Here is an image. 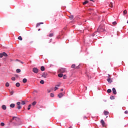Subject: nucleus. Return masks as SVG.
Instances as JSON below:
<instances>
[{"instance_id":"f8f14e48","label":"nucleus","mask_w":128,"mask_h":128,"mask_svg":"<svg viewBox=\"0 0 128 128\" xmlns=\"http://www.w3.org/2000/svg\"><path fill=\"white\" fill-rule=\"evenodd\" d=\"M109 6H110V8H114V3L110 2L109 4Z\"/></svg>"},{"instance_id":"ddd939ff","label":"nucleus","mask_w":128,"mask_h":128,"mask_svg":"<svg viewBox=\"0 0 128 128\" xmlns=\"http://www.w3.org/2000/svg\"><path fill=\"white\" fill-rule=\"evenodd\" d=\"M101 124L103 126H104L105 123H104V120H101Z\"/></svg>"},{"instance_id":"f704fd0d","label":"nucleus","mask_w":128,"mask_h":128,"mask_svg":"<svg viewBox=\"0 0 128 128\" xmlns=\"http://www.w3.org/2000/svg\"><path fill=\"white\" fill-rule=\"evenodd\" d=\"M127 12H126V10H124V14H127Z\"/></svg>"},{"instance_id":"f257e3e1","label":"nucleus","mask_w":128,"mask_h":128,"mask_svg":"<svg viewBox=\"0 0 128 128\" xmlns=\"http://www.w3.org/2000/svg\"><path fill=\"white\" fill-rule=\"evenodd\" d=\"M104 24L100 25V27L98 28V32H104Z\"/></svg>"},{"instance_id":"de8ad7c7","label":"nucleus","mask_w":128,"mask_h":128,"mask_svg":"<svg viewBox=\"0 0 128 128\" xmlns=\"http://www.w3.org/2000/svg\"><path fill=\"white\" fill-rule=\"evenodd\" d=\"M15 120H18V119H16V118H14V119Z\"/></svg>"},{"instance_id":"603ef678","label":"nucleus","mask_w":128,"mask_h":128,"mask_svg":"<svg viewBox=\"0 0 128 128\" xmlns=\"http://www.w3.org/2000/svg\"><path fill=\"white\" fill-rule=\"evenodd\" d=\"M48 92H50V90L48 91Z\"/></svg>"},{"instance_id":"bf43d9fd","label":"nucleus","mask_w":128,"mask_h":128,"mask_svg":"<svg viewBox=\"0 0 128 128\" xmlns=\"http://www.w3.org/2000/svg\"><path fill=\"white\" fill-rule=\"evenodd\" d=\"M127 24H128V21H127Z\"/></svg>"},{"instance_id":"a211bd4d","label":"nucleus","mask_w":128,"mask_h":128,"mask_svg":"<svg viewBox=\"0 0 128 128\" xmlns=\"http://www.w3.org/2000/svg\"><path fill=\"white\" fill-rule=\"evenodd\" d=\"M15 106H16V105L14 104H12L10 105V108H14Z\"/></svg>"},{"instance_id":"6e6d98bb","label":"nucleus","mask_w":128,"mask_h":128,"mask_svg":"<svg viewBox=\"0 0 128 128\" xmlns=\"http://www.w3.org/2000/svg\"><path fill=\"white\" fill-rule=\"evenodd\" d=\"M91 2H94V0H90Z\"/></svg>"},{"instance_id":"864d4df0","label":"nucleus","mask_w":128,"mask_h":128,"mask_svg":"<svg viewBox=\"0 0 128 128\" xmlns=\"http://www.w3.org/2000/svg\"><path fill=\"white\" fill-rule=\"evenodd\" d=\"M72 126H70V127H69L68 128H72Z\"/></svg>"},{"instance_id":"6e6552de","label":"nucleus","mask_w":128,"mask_h":128,"mask_svg":"<svg viewBox=\"0 0 128 128\" xmlns=\"http://www.w3.org/2000/svg\"><path fill=\"white\" fill-rule=\"evenodd\" d=\"M112 92L114 94H116V88H112Z\"/></svg>"},{"instance_id":"473e14b6","label":"nucleus","mask_w":128,"mask_h":128,"mask_svg":"<svg viewBox=\"0 0 128 128\" xmlns=\"http://www.w3.org/2000/svg\"><path fill=\"white\" fill-rule=\"evenodd\" d=\"M0 126H4V122H1V123H0Z\"/></svg>"},{"instance_id":"9d476101","label":"nucleus","mask_w":128,"mask_h":128,"mask_svg":"<svg viewBox=\"0 0 128 128\" xmlns=\"http://www.w3.org/2000/svg\"><path fill=\"white\" fill-rule=\"evenodd\" d=\"M2 108L4 110H6V105H2Z\"/></svg>"},{"instance_id":"79ce46f5","label":"nucleus","mask_w":128,"mask_h":128,"mask_svg":"<svg viewBox=\"0 0 128 128\" xmlns=\"http://www.w3.org/2000/svg\"><path fill=\"white\" fill-rule=\"evenodd\" d=\"M124 114H128V110H126V111L124 112Z\"/></svg>"},{"instance_id":"4468645a","label":"nucleus","mask_w":128,"mask_h":128,"mask_svg":"<svg viewBox=\"0 0 128 128\" xmlns=\"http://www.w3.org/2000/svg\"><path fill=\"white\" fill-rule=\"evenodd\" d=\"M40 70H42V72L44 71V66H42L40 68Z\"/></svg>"},{"instance_id":"c03bdc74","label":"nucleus","mask_w":128,"mask_h":128,"mask_svg":"<svg viewBox=\"0 0 128 128\" xmlns=\"http://www.w3.org/2000/svg\"><path fill=\"white\" fill-rule=\"evenodd\" d=\"M84 120H86V116H84Z\"/></svg>"},{"instance_id":"c9c22d12","label":"nucleus","mask_w":128,"mask_h":128,"mask_svg":"<svg viewBox=\"0 0 128 128\" xmlns=\"http://www.w3.org/2000/svg\"><path fill=\"white\" fill-rule=\"evenodd\" d=\"M116 24H117V23H116V21L112 22V24H114V26H116Z\"/></svg>"},{"instance_id":"7ed1b4c3","label":"nucleus","mask_w":128,"mask_h":128,"mask_svg":"<svg viewBox=\"0 0 128 128\" xmlns=\"http://www.w3.org/2000/svg\"><path fill=\"white\" fill-rule=\"evenodd\" d=\"M2 56H8V54L5 52L0 54V58H2Z\"/></svg>"},{"instance_id":"a19ab883","label":"nucleus","mask_w":128,"mask_h":128,"mask_svg":"<svg viewBox=\"0 0 128 128\" xmlns=\"http://www.w3.org/2000/svg\"><path fill=\"white\" fill-rule=\"evenodd\" d=\"M16 104L18 106H20V102H17Z\"/></svg>"},{"instance_id":"37998d69","label":"nucleus","mask_w":128,"mask_h":128,"mask_svg":"<svg viewBox=\"0 0 128 128\" xmlns=\"http://www.w3.org/2000/svg\"><path fill=\"white\" fill-rule=\"evenodd\" d=\"M58 88L56 86L54 90H58Z\"/></svg>"},{"instance_id":"39448f33","label":"nucleus","mask_w":128,"mask_h":128,"mask_svg":"<svg viewBox=\"0 0 128 128\" xmlns=\"http://www.w3.org/2000/svg\"><path fill=\"white\" fill-rule=\"evenodd\" d=\"M42 78H46L48 76V73L44 72L42 74Z\"/></svg>"},{"instance_id":"4c0bfd02","label":"nucleus","mask_w":128,"mask_h":128,"mask_svg":"<svg viewBox=\"0 0 128 128\" xmlns=\"http://www.w3.org/2000/svg\"><path fill=\"white\" fill-rule=\"evenodd\" d=\"M63 78H64V80H66V75H64Z\"/></svg>"},{"instance_id":"3c124183","label":"nucleus","mask_w":128,"mask_h":128,"mask_svg":"<svg viewBox=\"0 0 128 128\" xmlns=\"http://www.w3.org/2000/svg\"><path fill=\"white\" fill-rule=\"evenodd\" d=\"M38 30V32H40V28H39V29Z\"/></svg>"},{"instance_id":"052dcab7","label":"nucleus","mask_w":128,"mask_h":128,"mask_svg":"<svg viewBox=\"0 0 128 128\" xmlns=\"http://www.w3.org/2000/svg\"><path fill=\"white\" fill-rule=\"evenodd\" d=\"M108 76H110V74H108Z\"/></svg>"},{"instance_id":"a878e982","label":"nucleus","mask_w":128,"mask_h":128,"mask_svg":"<svg viewBox=\"0 0 128 128\" xmlns=\"http://www.w3.org/2000/svg\"><path fill=\"white\" fill-rule=\"evenodd\" d=\"M40 84H44V80H41L40 81Z\"/></svg>"},{"instance_id":"5fc2aeb1","label":"nucleus","mask_w":128,"mask_h":128,"mask_svg":"<svg viewBox=\"0 0 128 128\" xmlns=\"http://www.w3.org/2000/svg\"><path fill=\"white\" fill-rule=\"evenodd\" d=\"M90 10H93L92 9H90Z\"/></svg>"},{"instance_id":"49530a36","label":"nucleus","mask_w":128,"mask_h":128,"mask_svg":"<svg viewBox=\"0 0 128 128\" xmlns=\"http://www.w3.org/2000/svg\"><path fill=\"white\" fill-rule=\"evenodd\" d=\"M60 90L61 92H64V88H61Z\"/></svg>"},{"instance_id":"aec40b11","label":"nucleus","mask_w":128,"mask_h":128,"mask_svg":"<svg viewBox=\"0 0 128 128\" xmlns=\"http://www.w3.org/2000/svg\"><path fill=\"white\" fill-rule=\"evenodd\" d=\"M108 114H109L108 112L104 111V114L105 116L108 115Z\"/></svg>"},{"instance_id":"2f4dec72","label":"nucleus","mask_w":128,"mask_h":128,"mask_svg":"<svg viewBox=\"0 0 128 128\" xmlns=\"http://www.w3.org/2000/svg\"><path fill=\"white\" fill-rule=\"evenodd\" d=\"M50 96L52 98H54V93H51L50 94Z\"/></svg>"},{"instance_id":"393cba45","label":"nucleus","mask_w":128,"mask_h":128,"mask_svg":"<svg viewBox=\"0 0 128 128\" xmlns=\"http://www.w3.org/2000/svg\"><path fill=\"white\" fill-rule=\"evenodd\" d=\"M107 92H108V94H110V92H112V90L108 89L107 90Z\"/></svg>"},{"instance_id":"2eb2a0df","label":"nucleus","mask_w":128,"mask_h":128,"mask_svg":"<svg viewBox=\"0 0 128 128\" xmlns=\"http://www.w3.org/2000/svg\"><path fill=\"white\" fill-rule=\"evenodd\" d=\"M22 82L24 84H26V82H28V80H26V78H24L23 79Z\"/></svg>"},{"instance_id":"58836bf2","label":"nucleus","mask_w":128,"mask_h":128,"mask_svg":"<svg viewBox=\"0 0 128 128\" xmlns=\"http://www.w3.org/2000/svg\"><path fill=\"white\" fill-rule=\"evenodd\" d=\"M12 80H16V78L12 77Z\"/></svg>"},{"instance_id":"4be33fe9","label":"nucleus","mask_w":128,"mask_h":128,"mask_svg":"<svg viewBox=\"0 0 128 128\" xmlns=\"http://www.w3.org/2000/svg\"><path fill=\"white\" fill-rule=\"evenodd\" d=\"M72 68H76V64H73L71 66Z\"/></svg>"},{"instance_id":"423d86ee","label":"nucleus","mask_w":128,"mask_h":128,"mask_svg":"<svg viewBox=\"0 0 128 128\" xmlns=\"http://www.w3.org/2000/svg\"><path fill=\"white\" fill-rule=\"evenodd\" d=\"M64 93L61 92L58 94V96L59 98H62V96H64Z\"/></svg>"},{"instance_id":"f03ea898","label":"nucleus","mask_w":128,"mask_h":128,"mask_svg":"<svg viewBox=\"0 0 128 128\" xmlns=\"http://www.w3.org/2000/svg\"><path fill=\"white\" fill-rule=\"evenodd\" d=\"M58 72H60L61 74H64V72H68V71H66V68H60L58 70Z\"/></svg>"},{"instance_id":"0eeeda50","label":"nucleus","mask_w":128,"mask_h":128,"mask_svg":"<svg viewBox=\"0 0 128 128\" xmlns=\"http://www.w3.org/2000/svg\"><path fill=\"white\" fill-rule=\"evenodd\" d=\"M108 78L107 79V82H109V84H111V82H112V80L110 78V77H108Z\"/></svg>"},{"instance_id":"c756f323","label":"nucleus","mask_w":128,"mask_h":128,"mask_svg":"<svg viewBox=\"0 0 128 128\" xmlns=\"http://www.w3.org/2000/svg\"><path fill=\"white\" fill-rule=\"evenodd\" d=\"M30 106H32V104H29V106H28V110H30Z\"/></svg>"},{"instance_id":"1a4fd4ad","label":"nucleus","mask_w":128,"mask_h":128,"mask_svg":"<svg viewBox=\"0 0 128 128\" xmlns=\"http://www.w3.org/2000/svg\"><path fill=\"white\" fill-rule=\"evenodd\" d=\"M40 24H44V22H41L38 23L36 24V28H38V26H40Z\"/></svg>"},{"instance_id":"e433bc0d","label":"nucleus","mask_w":128,"mask_h":128,"mask_svg":"<svg viewBox=\"0 0 128 128\" xmlns=\"http://www.w3.org/2000/svg\"><path fill=\"white\" fill-rule=\"evenodd\" d=\"M110 98L111 100H114V96H112L110 97Z\"/></svg>"},{"instance_id":"a18cd8bd","label":"nucleus","mask_w":128,"mask_h":128,"mask_svg":"<svg viewBox=\"0 0 128 128\" xmlns=\"http://www.w3.org/2000/svg\"><path fill=\"white\" fill-rule=\"evenodd\" d=\"M13 126H18V124H13Z\"/></svg>"},{"instance_id":"bb28decb","label":"nucleus","mask_w":128,"mask_h":128,"mask_svg":"<svg viewBox=\"0 0 128 128\" xmlns=\"http://www.w3.org/2000/svg\"><path fill=\"white\" fill-rule=\"evenodd\" d=\"M18 40H22V38L21 37V36H19L18 37Z\"/></svg>"},{"instance_id":"8fccbe9b","label":"nucleus","mask_w":128,"mask_h":128,"mask_svg":"<svg viewBox=\"0 0 128 128\" xmlns=\"http://www.w3.org/2000/svg\"><path fill=\"white\" fill-rule=\"evenodd\" d=\"M76 68H80V67L78 66L76 67Z\"/></svg>"},{"instance_id":"412c9836","label":"nucleus","mask_w":128,"mask_h":128,"mask_svg":"<svg viewBox=\"0 0 128 128\" xmlns=\"http://www.w3.org/2000/svg\"><path fill=\"white\" fill-rule=\"evenodd\" d=\"M69 18L70 20H73L74 19V16L72 15H70V16H69Z\"/></svg>"},{"instance_id":"9b49d317","label":"nucleus","mask_w":128,"mask_h":128,"mask_svg":"<svg viewBox=\"0 0 128 128\" xmlns=\"http://www.w3.org/2000/svg\"><path fill=\"white\" fill-rule=\"evenodd\" d=\"M14 118L18 119V117H16V116H13V117H12V118L10 120V122H12V121H13L14 120Z\"/></svg>"},{"instance_id":"dca6fc26","label":"nucleus","mask_w":128,"mask_h":128,"mask_svg":"<svg viewBox=\"0 0 128 128\" xmlns=\"http://www.w3.org/2000/svg\"><path fill=\"white\" fill-rule=\"evenodd\" d=\"M58 76L59 78H62V76H64V74H58Z\"/></svg>"},{"instance_id":"ea45409f","label":"nucleus","mask_w":128,"mask_h":128,"mask_svg":"<svg viewBox=\"0 0 128 128\" xmlns=\"http://www.w3.org/2000/svg\"><path fill=\"white\" fill-rule=\"evenodd\" d=\"M10 94H11V96H12V94H14V91H11Z\"/></svg>"},{"instance_id":"13d9d810","label":"nucleus","mask_w":128,"mask_h":128,"mask_svg":"<svg viewBox=\"0 0 128 128\" xmlns=\"http://www.w3.org/2000/svg\"><path fill=\"white\" fill-rule=\"evenodd\" d=\"M104 102H106V100H104Z\"/></svg>"},{"instance_id":"72a5a7b5","label":"nucleus","mask_w":128,"mask_h":128,"mask_svg":"<svg viewBox=\"0 0 128 128\" xmlns=\"http://www.w3.org/2000/svg\"><path fill=\"white\" fill-rule=\"evenodd\" d=\"M21 104H22V105L26 104V102H24V101H22V103H21Z\"/></svg>"},{"instance_id":"6ab92c4d","label":"nucleus","mask_w":128,"mask_h":128,"mask_svg":"<svg viewBox=\"0 0 128 128\" xmlns=\"http://www.w3.org/2000/svg\"><path fill=\"white\" fill-rule=\"evenodd\" d=\"M48 36H50V38H52V36H54V34L52 33H50L48 35Z\"/></svg>"},{"instance_id":"cd10ccee","label":"nucleus","mask_w":128,"mask_h":128,"mask_svg":"<svg viewBox=\"0 0 128 128\" xmlns=\"http://www.w3.org/2000/svg\"><path fill=\"white\" fill-rule=\"evenodd\" d=\"M36 102L34 101L32 103V106H36Z\"/></svg>"},{"instance_id":"4d7b16f0","label":"nucleus","mask_w":128,"mask_h":128,"mask_svg":"<svg viewBox=\"0 0 128 128\" xmlns=\"http://www.w3.org/2000/svg\"><path fill=\"white\" fill-rule=\"evenodd\" d=\"M21 64H24V62H21Z\"/></svg>"},{"instance_id":"f3484780","label":"nucleus","mask_w":128,"mask_h":128,"mask_svg":"<svg viewBox=\"0 0 128 128\" xmlns=\"http://www.w3.org/2000/svg\"><path fill=\"white\" fill-rule=\"evenodd\" d=\"M16 86H17V88H19V86H20V82H17L16 83Z\"/></svg>"},{"instance_id":"b1692460","label":"nucleus","mask_w":128,"mask_h":128,"mask_svg":"<svg viewBox=\"0 0 128 128\" xmlns=\"http://www.w3.org/2000/svg\"><path fill=\"white\" fill-rule=\"evenodd\" d=\"M6 86L7 88H8V86H10V84L8 82H6Z\"/></svg>"},{"instance_id":"c85d7f7f","label":"nucleus","mask_w":128,"mask_h":128,"mask_svg":"<svg viewBox=\"0 0 128 128\" xmlns=\"http://www.w3.org/2000/svg\"><path fill=\"white\" fill-rule=\"evenodd\" d=\"M88 1H85L82 3V4H84H84H88Z\"/></svg>"},{"instance_id":"5701e85b","label":"nucleus","mask_w":128,"mask_h":128,"mask_svg":"<svg viewBox=\"0 0 128 128\" xmlns=\"http://www.w3.org/2000/svg\"><path fill=\"white\" fill-rule=\"evenodd\" d=\"M21 70H20V69H16V72L18 74L19 72H20Z\"/></svg>"},{"instance_id":"7c9ffc66","label":"nucleus","mask_w":128,"mask_h":128,"mask_svg":"<svg viewBox=\"0 0 128 128\" xmlns=\"http://www.w3.org/2000/svg\"><path fill=\"white\" fill-rule=\"evenodd\" d=\"M17 108H18V110H20V108H22V106H17Z\"/></svg>"},{"instance_id":"20e7f679","label":"nucleus","mask_w":128,"mask_h":128,"mask_svg":"<svg viewBox=\"0 0 128 128\" xmlns=\"http://www.w3.org/2000/svg\"><path fill=\"white\" fill-rule=\"evenodd\" d=\"M32 72H34V74H38V69L36 68H34L32 69Z\"/></svg>"},{"instance_id":"09e8293b","label":"nucleus","mask_w":128,"mask_h":128,"mask_svg":"<svg viewBox=\"0 0 128 128\" xmlns=\"http://www.w3.org/2000/svg\"><path fill=\"white\" fill-rule=\"evenodd\" d=\"M56 86H60V84H59L57 85Z\"/></svg>"}]
</instances>
